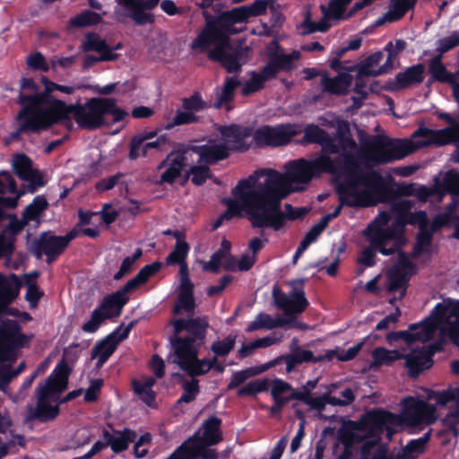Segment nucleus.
<instances>
[{"label": "nucleus", "instance_id": "obj_1", "mask_svg": "<svg viewBox=\"0 0 459 459\" xmlns=\"http://www.w3.org/2000/svg\"><path fill=\"white\" fill-rule=\"evenodd\" d=\"M330 156L321 154L312 160L299 159L290 161L285 166V173L269 169L261 170L260 173L265 176L263 182H257L255 178L253 187L275 190L280 192H301L314 178L320 177L325 170H330Z\"/></svg>", "mask_w": 459, "mask_h": 459}, {"label": "nucleus", "instance_id": "obj_2", "mask_svg": "<svg viewBox=\"0 0 459 459\" xmlns=\"http://www.w3.org/2000/svg\"><path fill=\"white\" fill-rule=\"evenodd\" d=\"M342 205L353 208L368 207L385 203L394 195L382 174L375 169L362 172L360 178H345L335 186Z\"/></svg>", "mask_w": 459, "mask_h": 459}, {"label": "nucleus", "instance_id": "obj_3", "mask_svg": "<svg viewBox=\"0 0 459 459\" xmlns=\"http://www.w3.org/2000/svg\"><path fill=\"white\" fill-rule=\"evenodd\" d=\"M253 189L256 212L252 214L254 229L271 228L279 231L286 226L288 220H300L309 212L307 207H293L290 204H285L284 211L281 210V202L290 191L280 192L257 187Z\"/></svg>", "mask_w": 459, "mask_h": 459}, {"label": "nucleus", "instance_id": "obj_4", "mask_svg": "<svg viewBox=\"0 0 459 459\" xmlns=\"http://www.w3.org/2000/svg\"><path fill=\"white\" fill-rule=\"evenodd\" d=\"M70 111H74V119L78 126L87 130L112 126L128 115L117 105L114 98H91L85 103H81L78 100L70 104Z\"/></svg>", "mask_w": 459, "mask_h": 459}, {"label": "nucleus", "instance_id": "obj_5", "mask_svg": "<svg viewBox=\"0 0 459 459\" xmlns=\"http://www.w3.org/2000/svg\"><path fill=\"white\" fill-rule=\"evenodd\" d=\"M400 417L389 411L375 408L364 413L358 421H351V428L339 430V439L345 446L364 441L367 437H377L385 431L391 432L399 425Z\"/></svg>", "mask_w": 459, "mask_h": 459}, {"label": "nucleus", "instance_id": "obj_6", "mask_svg": "<svg viewBox=\"0 0 459 459\" xmlns=\"http://www.w3.org/2000/svg\"><path fill=\"white\" fill-rule=\"evenodd\" d=\"M47 94L22 96L21 102L26 106L21 108L20 117L28 118L37 134L59 124L65 117L70 108L62 100H48Z\"/></svg>", "mask_w": 459, "mask_h": 459}, {"label": "nucleus", "instance_id": "obj_7", "mask_svg": "<svg viewBox=\"0 0 459 459\" xmlns=\"http://www.w3.org/2000/svg\"><path fill=\"white\" fill-rule=\"evenodd\" d=\"M254 176L248 178L240 179L235 187L231 190L234 198H223L221 204L226 205V210L216 219L212 226V230H218L223 224L224 221H231L233 218H244L245 216L250 221L253 227L254 219L252 214H256L254 201L253 183Z\"/></svg>", "mask_w": 459, "mask_h": 459}, {"label": "nucleus", "instance_id": "obj_8", "mask_svg": "<svg viewBox=\"0 0 459 459\" xmlns=\"http://www.w3.org/2000/svg\"><path fill=\"white\" fill-rule=\"evenodd\" d=\"M417 149L415 142L408 140H393L387 136H376L371 148L361 156L366 161L375 164H385L402 160Z\"/></svg>", "mask_w": 459, "mask_h": 459}, {"label": "nucleus", "instance_id": "obj_9", "mask_svg": "<svg viewBox=\"0 0 459 459\" xmlns=\"http://www.w3.org/2000/svg\"><path fill=\"white\" fill-rule=\"evenodd\" d=\"M390 217L386 212H381L377 217L365 229V238H379V240L387 242L396 247H403L406 244L404 235V223L395 219L388 226Z\"/></svg>", "mask_w": 459, "mask_h": 459}, {"label": "nucleus", "instance_id": "obj_10", "mask_svg": "<svg viewBox=\"0 0 459 459\" xmlns=\"http://www.w3.org/2000/svg\"><path fill=\"white\" fill-rule=\"evenodd\" d=\"M160 1V0H117V4L124 10H115V20L123 23L126 19L129 18L136 26L153 24L155 22V16L150 12L159 4Z\"/></svg>", "mask_w": 459, "mask_h": 459}, {"label": "nucleus", "instance_id": "obj_11", "mask_svg": "<svg viewBox=\"0 0 459 459\" xmlns=\"http://www.w3.org/2000/svg\"><path fill=\"white\" fill-rule=\"evenodd\" d=\"M250 48L240 43L234 46L230 39L225 46H215L207 53L208 59L219 63L229 74L239 73L248 60Z\"/></svg>", "mask_w": 459, "mask_h": 459}, {"label": "nucleus", "instance_id": "obj_12", "mask_svg": "<svg viewBox=\"0 0 459 459\" xmlns=\"http://www.w3.org/2000/svg\"><path fill=\"white\" fill-rule=\"evenodd\" d=\"M217 131L225 145L230 149V153L246 152L254 145L255 128L253 126L232 123L220 126Z\"/></svg>", "mask_w": 459, "mask_h": 459}, {"label": "nucleus", "instance_id": "obj_13", "mask_svg": "<svg viewBox=\"0 0 459 459\" xmlns=\"http://www.w3.org/2000/svg\"><path fill=\"white\" fill-rule=\"evenodd\" d=\"M296 134L294 126L290 124L265 125L255 130L253 143L256 148L282 146L289 143Z\"/></svg>", "mask_w": 459, "mask_h": 459}, {"label": "nucleus", "instance_id": "obj_14", "mask_svg": "<svg viewBox=\"0 0 459 459\" xmlns=\"http://www.w3.org/2000/svg\"><path fill=\"white\" fill-rule=\"evenodd\" d=\"M205 25L197 37L192 41L191 48L200 53L207 51L212 45L225 46L230 39V34L224 27H221L216 16L204 14Z\"/></svg>", "mask_w": 459, "mask_h": 459}, {"label": "nucleus", "instance_id": "obj_15", "mask_svg": "<svg viewBox=\"0 0 459 459\" xmlns=\"http://www.w3.org/2000/svg\"><path fill=\"white\" fill-rule=\"evenodd\" d=\"M404 407V420L411 426H419L422 423L432 424L436 420L434 405L426 401L408 396L403 399Z\"/></svg>", "mask_w": 459, "mask_h": 459}, {"label": "nucleus", "instance_id": "obj_16", "mask_svg": "<svg viewBox=\"0 0 459 459\" xmlns=\"http://www.w3.org/2000/svg\"><path fill=\"white\" fill-rule=\"evenodd\" d=\"M290 353L281 355L260 367V372H264L273 367H275L281 362L286 364V372H292L298 365L303 363H317L320 362L321 358H315L313 352L309 350H304L299 346L298 341L294 338L290 344Z\"/></svg>", "mask_w": 459, "mask_h": 459}, {"label": "nucleus", "instance_id": "obj_17", "mask_svg": "<svg viewBox=\"0 0 459 459\" xmlns=\"http://www.w3.org/2000/svg\"><path fill=\"white\" fill-rule=\"evenodd\" d=\"M436 331V324L430 318H426L420 323L410 324L408 330L391 332L387 334L388 342L404 341L407 344L415 342H425L432 339Z\"/></svg>", "mask_w": 459, "mask_h": 459}, {"label": "nucleus", "instance_id": "obj_18", "mask_svg": "<svg viewBox=\"0 0 459 459\" xmlns=\"http://www.w3.org/2000/svg\"><path fill=\"white\" fill-rule=\"evenodd\" d=\"M30 249L37 259H41L45 255L46 262L48 264H52L65 250L59 236H56L52 231L41 232L38 238L33 239Z\"/></svg>", "mask_w": 459, "mask_h": 459}, {"label": "nucleus", "instance_id": "obj_19", "mask_svg": "<svg viewBox=\"0 0 459 459\" xmlns=\"http://www.w3.org/2000/svg\"><path fill=\"white\" fill-rule=\"evenodd\" d=\"M169 343L174 352V360L179 368H186L188 362L196 359L203 345L193 339L182 336L181 333H173L169 337Z\"/></svg>", "mask_w": 459, "mask_h": 459}, {"label": "nucleus", "instance_id": "obj_20", "mask_svg": "<svg viewBox=\"0 0 459 459\" xmlns=\"http://www.w3.org/2000/svg\"><path fill=\"white\" fill-rule=\"evenodd\" d=\"M176 333L186 332V337L193 339L197 343L204 345L209 327V320L206 316L188 318H178L170 321Z\"/></svg>", "mask_w": 459, "mask_h": 459}, {"label": "nucleus", "instance_id": "obj_21", "mask_svg": "<svg viewBox=\"0 0 459 459\" xmlns=\"http://www.w3.org/2000/svg\"><path fill=\"white\" fill-rule=\"evenodd\" d=\"M360 156L352 153L351 152L345 150H342L341 155L336 159H332L330 157L331 161V169L325 170V173H329L331 175L339 177L341 175H345V178H360L362 177V172L366 170H362L360 169Z\"/></svg>", "mask_w": 459, "mask_h": 459}, {"label": "nucleus", "instance_id": "obj_22", "mask_svg": "<svg viewBox=\"0 0 459 459\" xmlns=\"http://www.w3.org/2000/svg\"><path fill=\"white\" fill-rule=\"evenodd\" d=\"M186 151L197 154V162L204 163L207 166L227 160L230 155V149L224 143H212L211 141L202 145H187Z\"/></svg>", "mask_w": 459, "mask_h": 459}, {"label": "nucleus", "instance_id": "obj_23", "mask_svg": "<svg viewBox=\"0 0 459 459\" xmlns=\"http://www.w3.org/2000/svg\"><path fill=\"white\" fill-rule=\"evenodd\" d=\"M442 57L441 54H437L429 59L428 64L429 73L436 82L447 83L452 87L453 97L459 108V82L457 80L459 72L455 74L449 72L443 64Z\"/></svg>", "mask_w": 459, "mask_h": 459}, {"label": "nucleus", "instance_id": "obj_24", "mask_svg": "<svg viewBox=\"0 0 459 459\" xmlns=\"http://www.w3.org/2000/svg\"><path fill=\"white\" fill-rule=\"evenodd\" d=\"M186 147L177 152L169 153L159 165L158 169L166 168L160 176V184H173L181 176L182 170L186 166Z\"/></svg>", "mask_w": 459, "mask_h": 459}, {"label": "nucleus", "instance_id": "obj_25", "mask_svg": "<svg viewBox=\"0 0 459 459\" xmlns=\"http://www.w3.org/2000/svg\"><path fill=\"white\" fill-rule=\"evenodd\" d=\"M106 300L107 297L105 296L91 312L90 319L82 325V330L84 333H93L106 320L117 317L122 314L114 305H109V302Z\"/></svg>", "mask_w": 459, "mask_h": 459}, {"label": "nucleus", "instance_id": "obj_26", "mask_svg": "<svg viewBox=\"0 0 459 459\" xmlns=\"http://www.w3.org/2000/svg\"><path fill=\"white\" fill-rule=\"evenodd\" d=\"M369 245L365 247L360 256L358 259L359 264L365 267H372L377 264L376 253L379 252L383 255H391L402 247H396V246L390 245L389 243L379 240V238H366Z\"/></svg>", "mask_w": 459, "mask_h": 459}, {"label": "nucleus", "instance_id": "obj_27", "mask_svg": "<svg viewBox=\"0 0 459 459\" xmlns=\"http://www.w3.org/2000/svg\"><path fill=\"white\" fill-rule=\"evenodd\" d=\"M102 437L108 441V446L115 454H120L128 449L129 445L135 441L137 437L136 431L125 428L122 430L113 429V433L104 429Z\"/></svg>", "mask_w": 459, "mask_h": 459}, {"label": "nucleus", "instance_id": "obj_28", "mask_svg": "<svg viewBox=\"0 0 459 459\" xmlns=\"http://www.w3.org/2000/svg\"><path fill=\"white\" fill-rule=\"evenodd\" d=\"M352 82V76L347 73H339L336 76L331 78L326 74L322 75L321 87L324 92L336 96H343L348 92Z\"/></svg>", "mask_w": 459, "mask_h": 459}, {"label": "nucleus", "instance_id": "obj_29", "mask_svg": "<svg viewBox=\"0 0 459 459\" xmlns=\"http://www.w3.org/2000/svg\"><path fill=\"white\" fill-rule=\"evenodd\" d=\"M425 67L422 64L413 65L403 72H399L393 82L392 90H405L424 80Z\"/></svg>", "mask_w": 459, "mask_h": 459}, {"label": "nucleus", "instance_id": "obj_30", "mask_svg": "<svg viewBox=\"0 0 459 459\" xmlns=\"http://www.w3.org/2000/svg\"><path fill=\"white\" fill-rule=\"evenodd\" d=\"M221 419L217 416H210L203 423V435L199 436L195 432L192 437L196 438L197 443H204V445H217L223 439L221 427Z\"/></svg>", "mask_w": 459, "mask_h": 459}, {"label": "nucleus", "instance_id": "obj_31", "mask_svg": "<svg viewBox=\"0 0 459 459\" xmlns=\"http://www.w3.org/2000/svg\"><path fill=\"white\" fill-rule=\"evenodd\" d=\"M22 283L16 274L6 278L0 273V311L5 309L18 297Z\"/></svg>", "mask_w": 459, "mask_h": 459}, {"label": "nucleus", "instance_id": "obj_32", "mask_svg": "<svg viewBox=\"0 0 459 459\" xmlns=\"http://www.w3.org/2000/svg\"><path fill=\"white\" fill-rule=\"evenodd\" d=\"M405 359V368L408 370V375L416 378L420 374L432 366L433 360L424 350H414L408 354H403Z\"/></svg>", "mask_w": 459, "mask_h": 459}, {"label": "nucleus", "instance_id": "obj_33", "mask_svg": "<svg viewBox=\"0 0 459 459\" xmlns=\"http://www.w3.org/2000/svg\"><path fill=\"white\" fill-rule=\"evenodd\" d=\"M276 77L277 74L267 61L259 73L255 71L251 73L250 80H248L242 88V94L248 96L257 92L264 89L266 82L275 79Z\"/></svg>", "mask_w": 459, "mask_h": 459}, {"label": "nucleus", "instance_id": "obj_34", "mask_svg": "<svg viewBox=\"0 0 459 459\" xmlns=\"http://www.w3.org/2000/svg\"><path fill=\"white\" fill-rule=\"evenodd\" d=\"M60 412L59 405H51L50 402L37 401L36 407L31 404L27 406L26 421L38 420L47 422L55 420Z\"/></svg>", "mask_w": 459, "mask_h": 459}, {"label": "nucleus", "instance_id": "obj_35", "mask_svg": "<svg viewBox=\"0 0 459 459\" xmlns=\"http://www.w3.org/2000/svg\"><path fill=\"white\" fill-rule=\"evenodd\" d=\"M143 284V281L136 274L134 278L130 279L120 290L111 294L106 295V301L109 302L108 304L111 306L114 305L116 308H117L122 313L124 306L129 300L127 294L135 290Z\"/></svg>", "mask_w": 459, "mask_h": 459}, {"label": "nucleus", "instance_id": "obj_36", "mask_svg": "<svg viewBox=\"0 0 459 459\" xmlns=\"http://www.w3.org/2000/svg\"><path fill=\"white\" fill-rule=\"evenodd\" d=\"M217 17L221 27H224L229 34L231 33V27L236 23L246 22L250 18L246 5L236 7L230 11L222 12Z\"/></svg>", "mask_w": 459, "mask_h": 459}, {"label": "nucleus", "instance_id": "obj_37", "mask_svg": "<svg viewBox=\"0 0 459 459\" xmlns=\"http://www.w3.org/2000/svg\"><path fill=\"white\" fill-rule=\"evenodd\" d=\"M299 57L300 53L297 50H294L290 54L271 52L268 55V62L278 74L280 71H292L295 68L294 61L299 60Z\"/></svg>", "mask_w": 459, "mask_h": 459}, {"label": "nucleus", "instance_id": "obj_38", "mask_svg": "<svg viewBox=\"0 0 459 459\" xmlns=\"http://www.w3.org/2000/svg\"><path fill=\"white\" fill-rule=\"evenodd\" d=\"M195 287H179L177 302L173 307V314L179 315L184 310L188 316L195 314V300L194 296Z\"/></svg>", "mask_w": 459, "mask_h": 459}, {"label": "nucleus", "instance_id": "obj_39", "mask_svg": "<svg viewBox=\"0 0 459 459\" xmlns=\"http://www.w3.org/2000/svg\"><path fill=\"white\" fill-rule=\"evenodd\" d=\"M23 338H25V336L20 333L18 327H14L13 330L0 329V362L13 359V351L11 347L5 345L4 342L13 340L15 343L22 344L20 341Z\"/></svg>", "mask_w": 459, "mask_h": 459}, {"label": "nucleus", "instance_id": "obj_40", "mask_svg": "<svg viewBox=\"0 0 459 459\" xmlns=\"http://www.w3.org/2000/svg\"><path fill=\"white\" fill-rule=\"evenodd\" d=\"M308 305L303 289L293 287L290 292L289 303L283 311L287 316L300 314L306 310Z\"/></svg>", "mask_w": 459, "mask_h": 459}, {"label": "nucleus", "instance_id": "obj_41", "mask_svg": "<svg viewBox=\"0 0 459 459\" xmlns=\"http://www.w3.org/2000/svg\"><path fill=\"white\" fill-rule=\"evenodd\" d=\"M239 85L240 82L236 77H226L221 91L215 99L213 107L221 108L231 102L235 96V91Z\"/></svg>", "mask_w": 459, "mask_h": 459}, {"label": "nucleus", "instance_id": "obj_42", "mask_svg": "<svg viewBox=\"0 0 459 459\" xmlns=\"http://www.w3.org/2000/svg\"><path fill=\"white\" fill-rule=\"evenodd\" d=\"M168 139L165 135H160L156 138L154 141H146L143 142L136 150L135 153L137 156L131 155V142L129 143V152L128 159L131 160H135L140 157L145 158L147 157L152 151L161 152L163 147L167 144Z\"/></svg>", "mask_w": 459, "mask_h": 459}, {"label": "nucleus", "instance_id": "obj_43", "mask_svg": "<svg viewBox=\"0 0 459 459\" xmlns=\"http://www.w3.org/2000/svg\"><path fill=\"white\" fill-rule=\"evenodd\" d=\"M373 365L380 367L390 366L394 361L403 359V354L396 350H387L384 347H377L372 351Z\"/></svg>", "mask_w": 459, "mask_h": 459}, {"label": "nucleus", "instance_id": "obj_44", "mask_svg": "<svg viewBox=\"0 0 459 459\" xmlns=\"http://www.w3.org/2000/svg\"><path fill=\"white\" fill-rule=\"evenodd\" d=\"M116 333L117 332L110 333L95 344L91 350V359H96L97 356L100 355L108 359L112 356L119 343V339L113 341Z\"/></svg>", "mask_w": 459, "mask_h": 459}, {"label": "nucleus", "instance_id": "obj_45", "mask_svg": "<svg viewBox=\"0 0 459 459\" xmlns=\"http://www.w3.org/2000/svg\"><path fill=\"white\" fill-rule=\"evenodd\" d=\"M53 380V377L49 376L44 385L39 384L37 386V401L51 402L56 401L57 395L65 391Z\"/></svg>", "mask_w": 459, "mask_h": 459}, {"label": "nucleus", "instance_id": "obj_46", "mask_svg": "<svg viewBox=\"0 0 459 459\" xmlns=\"http://www.w3.org/2000/svg\"><path fill=\"white\" fill-rule=\"evenodd\" d=\"M389 277V285L388 291L394 292L399 290H402L401 298H403L406 294V286L409 281V277L407 276L405 271H403L400 267H394L388 273Z\"/></svg>", "mask_w": 459, "mask_h": 459}, {"label": "nucleus", "instance_id": "obj_47", "mask_svg": "<svg viewBox=\"0 0 459 459\" xmlns=\"http://www.w3.org/2000/svg\"><path fill=\"white\" fill-rule=\"evenodd\" d=\"M82 48L85 52L96 51L100 55L102 53L117 55V53H112L111 47L99 34L94 32H90L86 35Z\"/></svg>", "mask_w": 459, "mask_h": 459}, {"label": "nucleus", "instance_id": "obj_48", "mask_svg": "<svg viewBox=\"0 0 459 459\" xmlns=\"http://www.w3.org/2000/svg\"><path fill=\"white\" fill-rule=\"evenodd\" d=\"M197 452L196 438L191 436L166 459H197Z\"/></svg>", "mask_w": 459, "mask_h": 459}, {"label": "nucleus", "instance_id": "obj_49", "mask_svg": "<svg viewBox=\"0 0 459 459\" xmlns=\"http://www.w3.org/2000/svg\"><path fill=\"white\" fill-rule=\"evenodd\" d=\"M351 1L352 0H330L327 9L324 5H321L325 18L334 21L346 20L345 11Z\"/></svg>", "mask_w": 459, "mask_h": 459}, {"label": "nucleus", "instance_id": "obj_50", "mask_svg": "<svg viewBox=\"0 0 459 459\" xmlns=\"http://www.w3.org/2000/svg\"><path fill=\"white\" fill-rule=\"evenodd\" d=\"M102 17L91 10H83L69 21L70 28H84L100 23Z\"/></svg>", "mask_w": 459, "mask_h": 459}, {"label": "nucleus", "instance_id": "obj_51", "mask_svg": "<svg viewBox=\"0 0 459 459\" xmlns=\"http://www.w3.org/2000/svg\"><path fill=\"white\" fill-rule=\"evenodd\" d=\"M48 207V203L44 195H37L33 198L32 202L29 204L24 211L22 216L28 222L32 221H39L41 213Z\"/></svg>", "mask_w": 459, "mask_h": 459}, {"label": "nucleus", "instance_id": "obj_52", "mask_svg": "<svg viewBox=\"0 0 459 459\" xmlns=\"http://www.w3.org/2000/svg\"><path fill=\"white\" fill-rule=\"evenodd\" d=\"M213 362H217L216 358H213L212 360H207L206 359H198V356H196V359L188 362L186 368H180L186 372L189 377H195L208 373L212 368Z\"/></svg>", "mask_w": 459, "mask_h": 459}, {"label": "nucleus", "instance_id": "obj_53", "mask_svg": "<svg viewBox=\"0 0 459 459\" xmlns=\"http://www.w3.org/2000/svg\"><path fill=\"white\" fill-rule=\"evenodd\" d=\"M336 137L342 150L357 148V143L352 138L350 124L347 120H339L337 122Z\"/></svg>", "mask_w": 459, "mask_h": 459}, {"label": "nucleus", "instance_id": "obj_54", "mask_svg": "<svg viewBox=\"0 0 459 459\" xmlns=\"http://www.w3.org/2000/svg\"><path fill=\"white\" fill-rule=\"evenodd\" d=\"M190 246L186 241H177L173 250L166 257V265L175 266L186 262Z\"/></svg>", "mask_w": 459, "mask_h": 459}, {"label": "nucleus", "instance_id": "obj_55", "mask_svg": "<svg viewBox=\"0 0 459 459\" xmlns=\"http://www.w3.org/2000/svg\"><path fill=\"white\" fill-rule=\"evenodd\" d=\"M13 172L22 180L28 178L32 171V160L24 153H18L13 158Z\"/></svg>", "mask_w": 459, "mask_h": 459}, {"label": "nucleus", "instance_id": "obj_56", "mask_svg": "<svg viewBox=\"0 0 459 459\" xmlns=\"http://www.w3.org/2000/svg\"><path fill=\"white\" fill-rule=\"evenodd\" d=\"M455 132L450 131L449 129H441V130H434L431 140L429 142H415V145L417 148L426 147L431 144L437 146H442L449 143L453 140V134Z\"/></svg>", "mask_w": 459, "mask_h": 459}, {"label": "nucleus", "instance_id": "obj_57", "mask_svg": "<svg viewBox=\"0 0 459 459\" xmlns=\"http://www.w3.org/2000/svg\"><path fill=\"white\" fill-rule=\"evenodd\" d=\"M383 58V54L377 51L369 55L361 65L357 66L359 77H375L376 70L372 69L373 66L377 65Z\"/></svg>", "mask_w": 459, "mask_h": 459}, {"label": "nucleus", "instance_id": "obj_58", "mask_svg": "<svg viewBox=\"0 0 459 459\" xmlns=\"http://www.w3.org/2000/svg\"><path fill=\"white\" fill-rule=\"evenodd\" d=\"M186 175L187 177L191 175L192 183L198 186H203L206 180L212 176L209 166L204 163L191 166L187 170Z\"/></svg>", "mask_w": 459, "mask_h": 459}, {"label": "nucleus", "instance_id": "obj_59", "mask_svg": "<svg viewBox=\"0 0 459 459\" xmlns=\"http://www.w3.org/2000/svg\"><path fill=\"white\" fill-rule=\"evenodd\" d=\"M269 381L267 379H255L248 382L237 392L238 396H254L259 393L268 390Z\"/></svg>", "mask_w": 459, "mask_h": 459}, {"label": "nucleus", "instance_id": "obj_60", "mask_svg": "<svg viewBox=\"0 0 459 459\" xmlns=\"http://www.w3.org/2000/svg\"><path fill=\"white\" fill-rule=\"evenodd\" d=\"M182 389L183 394L177 401V404L192 403L200 393L199 381L195 378L190 381L186 380L182 385Z\"/></svg>", "mask_w": 459, "mask_h": 459}, {"label": "nucleus", "instance_id": "obj_61", "mask_svg": "<svg viewBox=\"0 0 459 459\" xmlns=\"http://www.w3.org/2000/svg\"><path fill=\"white\" fill-rule=\"evenodd\" d=\"M207 108V103L203 100L199 91H195L190 97L182 99V108L194 114L203 111Z\"/></svg>", "mask_w": 459, "mask_h": 459}, {"label": "nucleus", "instance_id": "obj_62", "mask_svg": "<svg viewBox=\"0 0 459 459\" xmlns=\"http://www.w3.org/2000/svg\"><path fill=\"white\" fill-rule=\"evenodd\" d=\"M200 121V117L193 112L178 109L171 122L168 123L166 128L170 129L174 126L196 124Z\"/></svg>", "mask_w": 459, "mask_h": 459}, {"label": "nucleus", "instance_id": "obj_63", "mask_svg": "<svg viewBox=\"0 0 459 459\" xmlns=\"http://www.w3.org/2000/svg\"><path fill=\"white\" fill-rule=\"evenodd\" d=\"M236 343V335L229 334L221 341L214 342L211 346V351L219 357L227 356L233 349Z\"/></svg>", "mask_w": 459, "mask_h": 459}, {"label": "nucleus", "instance_id": "obj_64", "mask_svg": "<svg viewBox=\"0 0 459 459\" xmlns=\"http://www.w3.org/2000/svg\"><path fill=\"white\" fill-rule=\"evenodd\" d=\"M260 369L256 370L255 368H248L243 370L237 371L232 374L230 380L228 384L227 389L233 390L243 383H245L248 378L259 374Z\"/></svg>", "mask_w": 459, "mask_h": 459}]
</instances>
